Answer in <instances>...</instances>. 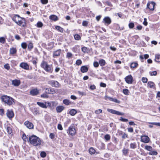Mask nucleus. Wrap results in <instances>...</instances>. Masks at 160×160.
I'll return each instance as SVG.
<instances>
[{"label":"nucleus","instance_id":"nucleus-1","mask_svg":"<svg viewBox=\"0 0 160 160\" xmlns=\"http://www.w3.org/2000/svg\"><path fill=\"white\" fill-rule=\"evenodd\" d=\"M41 66L47 72L52 73L53 71L52 65H49L48 63L43 61L41 64Z\"/></svg>","mask_w":160,"mask_h":160},{"label":"nucleus","instance_id":"nucleus-2","mask_svg":"<svg viewBox=\"0 0 160 160\" xmlns=\"http://www.w3.org/2000/svg\"><path fill=\"white\" fill-rule=\"evenodd\" d=\"M1 99L3 102L9 106L11 105L14 101V99L12 98L7 95H3L1 97Z\"/></svg>","mask_w":160,"mask_h":160},{"label":"nucleus","instance_id":"nucleus-3","mask_svg":"<svg viewBox=\"0 0 160 160\" xmlns=\"http://www.w3.org/2000/svg\"><path fill=\"white\" fill-rule=\"evenodd\" d=\"M40 139L34 135L31 136V144L34 146L39 145L41 143Z\"/></svg>","mask_w":160,"mask_h":160},{"label":"nucleus","instance_id":"nucleus-4","mask_svg":"<svg viewBox=\"0 0 160 160\" xmlns=\"http://www.w3.org/2000/svg\"><path fill=\"white\" fill-rule=\"evenodd\" d=\"M69 134L72 136H74L76 134V130L74 126H71L69 128L68 130Z\"/></svg>","mask_w":160,"mask_h":160},{"label":"nucleus","instance_id":"nucleus-5","mask_svg":"<svg viewBox=\"0 0 160 160\" xmlns=\"http://www.w3.org/2000/svg\"><path fill=\"white\" fill-rule=\"evenodd\" d=\"M48 83L52 87L55 88H58L60 86L59 82L56 81H49L48 82Z\"/></svg>","mask_w":160,"mask_h":160},{"label":"nucleus","instance_id":"nucleus-6","mask_svg":"<svg viewBox=\"0 0 160 160\" xmlns=\"http://www.w3.org/2000/svg\"><path fill=\"white\" fill-rule=\"evenodd\" d=\"M107 110L108 112L113 114H116L119 115H123L124 114L123 113L119 111L111 109L108 108L107 109Z\"/></svg>","mask_w":160,"mask_h":160},{"label":"nucleus","instance_id":"nucleus-7","mask_svg":"<svg viewBox=\"0 0 160 160\" xmlns=\"http://www.w3.org/2000/svg\"><path fill=\"white\" fill-rule=\"evenodd\" d=\"M141 141L146 143H148L149 141V138L147 136L144 135L141 136Z\"/></svg>","mask_w":160,"mask_h":160},{"label":"nucleus","instance_id":"nucleus-8","mask_svg":"<svg viewBox=\"0 0 160 160\" xmlns=\"http://www.w3.org/2000/svg\"><path fill=\"white\" fill-rule=\"evenodd\" d=\"M125 79L126 82L128 84H131L133 82V78L131 75L127 76Z\"/></svg>","mask_w":160,"mask_h":160},{"label":"nucleus","instance_id":"nucleus-9","mask_svg":"<svg viewBox=\"0 0 160 160\" xmlns=\"http://www.w3.org/2000/svg\"><path fill=\"white\" fill-rule=\"evenodd\" d=\"M155 3L153 2L148 3L147 5V8H149L151 10H153L154 8V6Z\"/></svg>","mask_w":160,"mask_h":160},{"label":"nucleus","instance_id":"nucleus-10","mask_svg":"<svg viewBox=\"0 0 160 160\" xmlns=\"http://www.w3.org/2000/svg\"><path fill=\"white\" fill-rule=\"evenodd\" d=\"M37 103L39 106L42 108H47V102H45L44 103L40 102H37Z\"/></svg>","mask_w":160,"mask_h":160},{"label":"nucleus","instance_id":"nucleus-11","mask_svg":"<svg viewBox=\"0 0 160 160\" xmlns=\"http://www.w3.org/2000/svg\"><path fill=\"white\" fill-rule=\"evenodd\" d=\"M61 53V50L60 49H58L53 52V57L55 58L60 55Z\"/></svg>","mask_w":160,"mask_h":160},{"label":"nucleus","instance_id":"nucleus-12","mask_svg":"<svg viewBox=\"0 0 160 160\" xmlns=\"http://www.w3.org/2000/svg\"><path fill=\"white\" fill-rule=\"evenodd\" d=\"M106 25H108L110 24L111 22V19L108 17H105L103 19Z\"/></svg>","mask_w":160,"mask_h":160},{"label":"nucleus","instance_id":"nucleus-13","mask_svg":"<svg viewBox=\"0 0 160 160\" xmlns=\"http://www.w3.org/2000/svg\"><path fill=\"white\" fill-rule=\"evenodd\" d=\"M7 116L9 118H12L14 116V113L11 110H8L6 113Z\"/></svg>","mask_w":160,"mask_h":160},{"label":"nucleus","instance_id":"nucleus-14","mask_svg":"<svg viewBox=\"0 0 160 160\" xmlns=\"http://www.w3.org/2000/svg\"><path fill=\"white\" fill-rule=\"evenodd\" d=\"M20 66L25 69L28 70L29 68V66L28 64L25 62H22L20 64Z\"/></svg>","mask_w":160,"mask_h":160},{"label":"nucleus","instance_id":"nucleus-15","mask_svg":"<svg viewBox=\"0 0 160 160\" xmlns=\"http://www.w3.org/2000/svg\"><path fill=\"white\" fill-rule=\"evenodd\" d=\"M39 93V91L37 89H34L31 90V95L33 96L37 95Z\"/></svg>","mask_w":160,"mask_h":160},{"label":"nucleus","instance_id":"nucleus-16","mask_svg":"<svg viewBox=\"0 0 160 160\" xmlns=\"http://www.w3.org/2000/svg\"><path fill=\"white\" fill-rule=\"evenodd\" d=\"M12 84L15 86H18L20 84L19 80L17 79L12 80Z\"/></svg>","mask_w":160,"mask_h":160},{"label":"nucleus","instance_id":"nucleus-17","mask_svg":"<svg viewBox=\"0 0 160 160\" xmlns=\"http://www.w3.org/2000/svg\"><path fill=\"white\" fill-rule=\"evenodd\" d=\"M64 108V107L62 106H59L57 107L56 109L58 112L60 113L62 112Z\"/></svg>","mask_w":160,"mask_h":160},{"label":"nucleus","instance_id":"nucleus-18","mask_svg":"<svg viewBox=\"0 0 160 160\" xmlns=\"http://www.w3.org/2000/svg\"><path fill=\"white\" fill-rule=\"evenodd\" d=\"M12 19L16 23L18 22L19 19H22L18 15H16L14 16V17L12 18Z\"/></svg>","mask_w":160,"mask_h":160},{"label":"nucleus","instance_id":"nucleus-19","mask_svg":"<svg viewBox=\"0 0 160 160\" xmlns=\"http://www.w3.org/2000/svg\"><path fill=\"white\" fill-rule=\"evenodd\" d=\"M80 70L82 72L85 73L88 71V68L86 66H83L81 67Z\"/></svg>","mask_w":160,"mask_h":160},{"label":"nucleus","instance_id":"nucleus-20","mask_svg":"<svg viewBox=\"0 0 160 160\" xmlns=\"http://www.w3.org/2000/svg\"><path fill=\"white\" fill-rule=\"evenodd\" d=\"M148 85L150 88H155V85L152 82H148Z\"/></svg>","mask_w":160,"mask_h":160},{"label":"nucleus","instance_id":"nucleus-21","mask_svg":"<svg viewBox=\"0 0 160 160\" xmlns=\"http://www.w3.org/2000/svg\"><path fill=\"white\" fill-rule=\"evenodd\" d=\"M22 138L23 140L25 141H27L29 142H30V136H29L28 137H27L25 134H23L22 135Z\"/></svg>","mask_w":160,"mask_h":160},{"label":"nucleus","instance_id":"nucleus-22","mask_svg":"<svg viewBox=\"0 0 160 160\" xmlns=\"http://www.w3.org/2000/svg\"><path fill=\"white\" fill-rule=\"evenodd\" d=\"M138 64L137 62H134L131 63L130 67L132 68H135L138 66Z\"/></svg>","mask_w":160,"mask_h":160},{"label":"nucleus","instance_id":"nucleus-23","mask_svg":"<svg viewBox=\"0 0 160 160\" xmlns=\"http://www.w3.org/2000/svg\"><path fill=\"white\" fill-rule=\"evenodd\" d=\"M49 18L52 20L56 21L58 20V17L54 15H52L50 16Z\"/></svg>","mask_w":160,"mask_h":160},{"label":"nucleus","instance_id":"nucleus-24","mask_svg":"<svg viewBox=\"0 0 160 160\" xmlns=\"http://www.w3.org/2000/svg\"><path fill=\"white\" fill-rule=\"evenodd\" d=\"M99 63L101 66H103L105 65L106 64V62L104 59H101L99 61Z\"/></svg>","mask_w":160,"mask_h":160},{"label":"nucleus","instance_id":"nucleus-25","mask_svg":"<svg viewBox=\"0 0 160 160\" xmlns=\"http://www.w3.org/2000/svg\"><path fill=\"white\" fill-rule=\"evenodd\" d=\"M7 131L8 134L10 136H12V134L11 128L10 127H7Z\"/></svg>","mask_w":160,"mask_h":160},{"label":"nucleus","instance_id":"nucleus-26","mask_svg":"<svg viewBox=\"0 0 160 160\" xmlns=\"http://www.w3.org/2000/svg\"><path fill=\"white\" fill-rule=\"evenodd\" d=\"M77 113L76 110L75 109H72L69 112V113L72 116H74Z\"/></svg>","mask_w":160,"mask_h":160},{"label":"nucleus","instance_id":"nucleus-27","mask_svg":"<svg viewBox=\"0 0 160 160\" xmlns=\"http://www.w3.org/2000/svg\"><path fill=\"white\" fill-rule=\"evenodd\" d=\"M130 147L132 149H135L137 147L136 143L135 142L131 143L130 144Z\"/></svg>","mask_w":160,"mask_h":160},{"label":"nucleus","instance_id":"nucleus-28","mask_svg":"<svg viewBox=\"0 0 160 160\" xmlns=\"http://www.w3.org/2000/svg\"><path fill=\"white\" fill-rule=\"evenodd\" d=\"M63 103L66 105H68L71 104V102L68 99H64L63 100Z\"/></svg>","mask_w":160,"mask_h":160},{"label":"nucleus","instance_id":"nucleus-29","mask_svg":"<svg viewBox=\"0 0 160 160\" xmlns=\"http://www.w3.org/2000/svg\"><path fill=\"white\" fill-rule=\"evenodd\" d=\"M17 52L16 49L14 48H12L10 49V53L11 54H14L15 53Z\"/></svg>","mask_w":160,"mask_h":160},{"label":"nucleus","instance_id":"nucleus-30","mask_svg":"<svg viewBox=\"0 0 160 160\" xmlns=\"http://www.w3.org/2000/svg\"><path fill=\"white\" fill-rule=\"evenodd\" d=\"M89 153L91 154H94L95 152V151L93 148H91L89 150Z\"/></svg>","mask_w":160,"mask_h":160},{"label":"nucleus","instance_id":"nucleus-31","mask_svg":"<svg viewBox=\"0 0 160 160\" xmlns=\"http://www.w3.org/2000/svg\"><path fill=\"white\" fill-rule=\"evenodd\" d=\"M16 23L18 25L21 26H24V22L22 20V19H19L18 22Z\"/></svg>","mask_w":160,"mask_h":160},{"label":"nucleus","instance_id":"nucleus-32","mask_svg":"<svg viewBox=\"0 0 160 160\" xmlns=\"http://www.w3.org/2000/svg\"><path fill=\"white\" fill-rule=\"evenodd\" d=\"M56 28L57 30L60 32H62L63 31V29L62 28L59 26H57L56 27Z\"/></svg>","mask_w":160,"mask_h":160},{"label":"nucleus","instance_id":"nucleus-33","mask_svg":"<svg viewBox=\"0 0 160 160\" xmlns=\"http://www.w3.org/2000/svg\"><path fill=\"white\" fill-rule=\"evenodd\" d=\"M155 61L157 62H160V55H155Z\"/></svg>","mask_w":160,"mask_h":160},{"label":"nucleus","instance_id":"nucleus-34","mask_svg":"<svg viewBox=\"0 0 160 160\" xmlns=\"http://www.w3.org/2000/svg\"><path fill=\"white\" fill-rule=\"evenodd\" d=\"M123 92L124 94L126 95H129V91L127 89H125L123 90Z\"/></svg>","mask_w":160,"mask_h":160},{"label":"nucleus","instance_id":"nucleus-35","mask_svg":"<svg viewBox=\"0 0 160 160\" xmlns=\"http://www.w3.org/2000/svg\"><path fill=\"white\" fill-rule=\"evenodd\" d=\"M152 147L150 146L146 145L145 147V149L148 151H151L152 150Z\"/></svg>","mask_w":160,"mask_h":160},{"label":"nucleus","instance_id":"nucleus-36","mask_svg":"<svg viewBox=\"0 0 160 160\" xmlns=\"http://www.w3.org/2000/svg\"><path fill=\"white\" fill-rule=\"evenodd\" d=\"M24 125L28 128H30V122L28 121H26L25 122Z\"/></svg>","mask_w":160,"mask_h":160},{"label":"nucleus","instance_id":"nucleus-37","mask_svg":"<svg viewBox=\"0 0 160 160\" xmlns=\"http://www.w3.org/2000/svg\"><path fill=\"white\" fill-rule=\"evenodd\" d=\"M74 38L76 40H79L80 39L81 37L80 35L77 34L74 36Z\"/></svg>","mask_w":160,"mask_h":160},{"label":"nucleus","instance_id":"nucleus-38","mask_svg":"<svg viewBox=\"0 0 160 160\" xmlns=\"http://www.w3.org/2000/svg\"><path fill=\"white\" fill-rule=\"evenodd\" d=\"M40 156L43 158H45L46 156V153L45 152L42 151L40 153Z\"/></svg>","mask_w":160,"mask_h":160},{"label":"nucleus","instance_id":"nucleus-39","mask_svg":"<svg viewBox=\"0 0 160 160\" xmlns=\"http://www.w3.org/2000/svg\"><path fill=\"white\" fill-rule=\"evenodd\" d=\"M149 154L152 155H156L158 154V153L156 151H152L149 152Z\"/></svg>","mask_w":160,"mask_h":160},{"label":"nucleus","instance_id":"nucleus-40","mask_svg":"<svg viewBox=\"0 0 160 160\" xmlns=\"http://www.w3.org/2000/svg\"><path fill=\"white\" fill-rule=\"evenodd\" d=\"M104 138L106 140L108 141L110 139V136L109 134H106L104 136Z\"/></svg>","mask_w":160,"mask_h":160},{"label":"nucleus","instance_id":"nucleus-41","mask_svg":"<svg viewBox=\"0 0 160 160\" xmlns=\"http://www.w3.org/2000/svg\"><path fill=\"white\" fill-rule=\"evenodd\" d=\"M95 112L96 114H98L99 113L102 112V110L101 109H99L96 110Z\"/></svg>","mask_w":160,"mask_h":160},{"label":"nucleus","instance_id":"nucleus-42","mask_svg":"<svg viewBox=\"0 0 160 160\" xmlns=\"http://www.w3.org/2000/svg\"><path fill=\"white\" fill-rule=\"evenodd\" d=\"M21 46L22 47L23 49L26 48L27 47V45L25 42L22 43L21 44Z\"/></svg>","mask_w":160,"mask_h":160},{"label":"nucleus","instance_id":"nucleus-43","mask_svg":"<svg viewBox=\"0 0 160 160\" xmlns=\"http://www.w3.org/2000/svg\"><path fill=\"white\" fill-rule=\"evenodd\" d=\"M128 26L129 28L132 29L134 27V24L133 22H130Z\"/></svg>","mask_w":160,"mask_h":160},{"label":"nucleus","instance_id":"nucleus-44","mask_svg":"<svg viewBox=\"0 0 160 160\" xmlns=\"http://www.w3.org/2000/svg\"><path fill=\"white\" fill-rule=\"evenodd\" d=\"M82 63V61L80 59L77 60L76 62V64L77 65H79Z\"/></svg>","mask_w":160,"mask_h":160},{"label":"nucleus","instance_id":"nucleus-45","mask_svg":"<svg viewBox=\"0 0 160 160\" xmlns=\"http://www.w3.org/2000/svg\"><path fill=\"white\" fill-rule=\"evenodd\" d=\"M4 67V68L7 70H9L10 68V67L8 63L5 64Z\"/></svg>","mask_w":160,"mask_h":160},{"label":"nucleus","instance_id":"nucleus-46","mask_svg":"<svg viewBox=\"0 0 160 160\" xmlns=\"http://www.w3.org/2000/svg\"><path fill=\"white\" fill-rule=\"evenodd\" d=\"M0 42L2 43H4L5 42V39L3 37L0 38Z\"/></svg>","mask_w":160,"mask_h":160},{"label":"nucleus","instance_id":"nucleus-47","mask_svg":"<svg viewBox=\"0 0 160 160\" xmlns=\"http://www.w3.org/2000/svg\"><path fill=\"white\" fill-rule=\"evenodd\" d=\"M111 101L118 103H119L120 102V101L119 100H118L117 99L115 98H112V99Z\"/></svg>","mask_w":160,"mask_h":160},{"label":"nucleus","instance_id":"nucleus-48","mask_svg":"<svg viewBox=\"0 0 160 160\" xmlns=\"http://www.w3.org/2000/svg\"><path fill=\"white\" fill-rule=\"evenodd\" d=\"M37 27L38 28H41L43 26V24L41 22H38L37 23Z\"/></svg>","mask_w":160,"mask_h":160},{"label":"nucleus","instance_id":"nucleus-49","mask_svg":"<svg viewBox=\"0 0 160 160\" xmlns=\"http://www.w3.org/2000/svg\"><path fill=\"white\" fill-rule=\"evenodd\" d=\"M122 152H123V153L124 155H126L128 153V150L127 149H125L124 148L122 150Z\"/></svg>","mask_w":160,"mask_h":160},{"label":"nucleus","instance_id":"nucleus-50","mask_svg":"<svg viewBox=\"0 0 160 160\" xmlns=\"http://www.w3.org/2000/svg\"><path fill=\"white\" fill-rule=\"evenodd\" d=\"M41 97L43 98H48V96L47 94L44 93H43L41 95Z\"/></svg>","mask_w":160,"mask_h":160},{"label":"nucleus","instance_id":"nucleus-51","mask_svg":"<svg viewBox=\"0 0 160 160\" xmlns=\"http://www.w3.org/2000/svg\"><path fill=\"white\" fill-rule=\"evenodd\" d=\"M82 51L84 53L87 52V48L85 47H83L82 48Z\"/></svg>","mask_w":160,"mask_h":160},{"label":"nucleus","instance_id":"nucleus-52","mask_svg":"<svg viewBox=\"0 0 160 160\" xmlns=\"http://www.w3.org/2000/svg\"><path fill=\"white\" fill-rule=\"evenodd\" d=\"M120 120L123 122H127L128 121V119L124 118L122 117L120 118Z\"/></svg>","mask_w":160,"mask_h":160},{"label":"nucleus","instance_id":"nucleus-53","mask_svg":"<svg viewBox=\"0 0 160 160\" xmlns=\"http://www.w3.org/2000/svg\"><path fill=\"white\" fill-rule=\"evenodd\" d=\"M72 54L71 52H68L67 53L66 56L67 58H71L72 57Z\"/></svg>","mask_w":160,"mask_h":160},{"label":"nucleus","instance_id":"nucleus-54","mask_svg":"<svg viewBox=\"0 0 160 160\" xmlns=\"http://www.w3.org/2000/svg\"><path fill=\"white\" fill-rule=\"evenodd\" d=\"M142 81L143 83H146L148 81V79L146 78L143 77L142 78Z\"/></svg>","mask_w":160,"mask_h":160},{"label":"nucleus","instance_id":"nucleus-55","mask_svg":"<svg viewBox=\"0 0 160 160\" xmlns=\"http://www.w3.org/2000/svg\"><path fill=\"white\" fill-rule=\"evenodd\" d=\"M49 137L52 139L55 138V134L53 133H51L49 135Z\"/></svg>","mask_w":160,"mask_h":160},{"label":"nucleus","instance_id":"nucleus-56","mask_svg":"<svg viewBox=\"0 0 160 160\" xmlns=\"http://www.w3.org/2000/svg\"><path fill=\"white\" fill-rule=\"evenodd\" d=\"M149 123L160 126V122H149Z\"/></svg>","mask_w":160,"mask_h":160},{"label":"nucleus","instance_id":"nucleus-57","mask_svg":"<svg viewBox=\"0 0 160 160\" xmlns=\"http://www.w3.org/2000/svg\"><path fill=\"white\" fill-rule=\"evenodd\" d=\"M41 3L43 4H45L48 3V0H41Z\"/></svg>","mask_w":160,"mask_h":160},{"label":"nucleus","instance_id":"nucleus-58","mask_svg":"<svg viewBox=\"0 0 160 160\" xmlns=\"http://www.w3.org/2000/svg\"><path fill=\"white\" fill-rule=\"evenodd\" d=\"M150 74L151 76L156 75L157 74V72L156 71L150 72Z\"/></svg>","mask_w":160,"mask_h":160},{"label":"nucleus","instance_id":"nucleus-59","mask_svg":"<svg viewBox=\"0 0 160 160\" xmlns=\"http://www.w3.org/2000/svg\"><path fill=\"white\" fill-rule=\"evenodd\" d=\"M93 66L95 68L98 67L99 66V63L97 62H95L93 63Z\"/></svg>","mask_w":160,"mask_h":160},{"label":"nucleus","instance_id":"nucleus-60","mask_svg":"<svg viewBox=\"0 0 160 160\" xmlns=\"http://www.w3.org/2000/svg\"><path fill=\"white\" fill-rule=\"evenodd\" d=\"M88 24V22L87 21H84L82 22V25L84 26H87Z\"/></svg>","mask_w":160,"mask_h":160},{"label":"nucleus","instance_id":"nucleus-61","mask_svg":"<svg viewBox=\"0 0 160 160\" xmlns=\"http://www.w3.org/2000/svg\"><path fill=\"white\" fill-rule=\"evenodd\" d=\"M96 86L94 85H92L90 86V88L92 90H94L96 89Z\"/></svg>","mask_w":160,"mask_h":160},{"label":"nucleus","instance_id":"nucleus-62","mask_svg":"<svg viewBox=\"0 0 160 160\" xmlns=\"http://www.w3.org/2000/svg\"><path fill=\"white\" fill-rule=\"evenodd\" d=\"M104 99L105 100H107L108 99H109L110 101H111V100L112 99V98H111L109 97H108L107 96H106L104 97Z\"/></svg>","mask_w":160,"mask_h":160},{"label":"nucleus","instance_id":"nucleus-63","mask_svg":"<svg viewBox=\"0 0 160 160\" xmlns=\"http://www.w3.org/2000/svg\"><path fill=\"white\" fill-rule=\"evenodd\" d=\"M46 91L45 92L48 93H49V94H53V92H49V89L48 88H46L45 89Z\"/></svg>","mask_w":160,"mask_h":160},{"label":"nucleus","instance_id":"nucleus-64","mask_svg":"<svg viewBox=\"0 0 160 160\" xmlns=\"http://www.w3.org/2000/svg\"><path fill=\"white\" fill-rule=\"evenodd\" d=\"M100 86L101 87L105 88L106 87V85L105 83L102 82L100 83Z\"/></svg>","mask_w":160,"mask_h":160}]
</instances>
